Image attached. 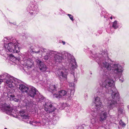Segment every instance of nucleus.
<instances>
[{
  "label": "nucleus",
  "mask_w": 129,
  "mask_h": 129,
  "mask_svg": "<svg viewBox=\"0 0 129 129\" xmlns=\"http://www.w3.org/2000/svg\"><path fill=\"white\" fill-rule=\"evenodd\" d=\"M48 87L49 90L52 93L55 92L57 90V87L55 85L51 84Z\"/></svg>",
  "instance_id": "15"
},
{
  "label": "nucleus",
  "mask_w": 129,
  "mask_h": 129,
  "mask_svg": "<svg viewBox=\"0 0 129 129\" xmlns=\"http://www.w3.org/2000/svg\"><path fill=\"white\" fill-rule=\"evenodd\" d=\"M101 52V54L98 53L93 54L92 56L101 68L110 71L113 73V75H112L107 72H105L103 78L99 81L100 85L105 88L106 92L111 94L112 99L108 101L107 105L108 108L110 110L117 106L120 98L119 93L115 86L114 79H116L120 76L124 69L118 63L113 64L111 67V64L107 62L108 57L107 50H104L103 52Z\"/></svg>",
  "instance_id": "1"
},
{
  "label": "nucleus",
  "mask_w": 129,
  "mask_h": 129,
  "mask_svg": "<svg viewBox=\"0 0 129 129\" xmlns=\"http://www.w3.org/2000/svg\"><path fill=\"white\" fill-rule=\"evenodd\" d=\"M61 53L56 52H54L53 60L55 64H57L63 62V58L61 56Z\"/></svg>",
  "instance_id": "10"
},
{
  "label": "nucleus",
  "mask_w": 129,
  "mask_h": 129,
  "mask_svg": "<svg viewBox=\"0 0 129 129\" xmlns=\"http://www.w3.org/2000/svg\"><path fill=\"white\" fill-rule=\"evenodd\" d=\"M10 57H11V58H13V57L15 58H16V57H14V55H13L12 54H10Z\"/></svg>",
  "instance_id": "27"
},
{
  "label": "nucleus",
  "mask_w": 129,
  "mask_h": 129,
  "mask_svg": "<svg viewBox=\"0 0 129 129\" xmlns=\"http://www.w3.org/2000/svg\"><path fill=\"white\" fill-rule=\"evenodd\" d=\"M119 123L123 127H124L125 125V124L121 120L119 121Z\"/></svg>",
  "instance_id": "24"
},
{
  "label": "nucleus",
  "mask_w": 129,
  "mask_h": 129,
  "mask_svg": "<svg viewBox=\"0 0 129 129\" xmlns=\"http://www.w3.org/2000/svg\"><path fill=\"white\" fill-rule=\"evenodd\" d=\"M103 90V87L101 86L97 88L96 94L97 96H94L93 100V103L94 104V106L95 109L97 111L100 110L103 107L100 98L99 97L104 96V92Z\"/></svg>",
  "instance_id": "6"
},
{
  "label": "nucleus",
  "mask_w": 129,
  "mask_h": 129,
  "mask_svg": "<svg viewBox=\"0 0 129 129\" xmlns=\"http://www.w3.org/2000/svg\"><path fill=\"white\" fill-rule=\"evenodd\" d=\"M0 77L2 78L0 79V84L4 81L5 84L10 88L17 86L19 83H21V81L20 80L7 73H5L0 75Z\"/></svg>",
  "instance_id": "4"
},
{
  "label": "nucleus",
  "mask_w": 129,
  "mask_h": 129,
  "mask_svg": "<svg viewBox=\"0 0 129 129\" xmlns=\"http://www.w3.org/2000/svg\"><path fill=\"white\" fill-rule=\"evenodd\" d=\"M38 92V91L35 88L31 87L29 88V89L27 93L29 96L34 98L36 95H37V94Z\"/></svg>",
  "instance_id": "12"
},
{
  "label": "nucleus",
  "mask_w": 129,
  "mask_h": 129,
  "mask_svg": "<svg viewBox=\"0 0 129 129\" xmlns=\"http://www.w3.org/2000/svg\"><path fill=\"white\" fill-rule=\"evenodd\" d=\"M33 10H35V9H33Z\"/></svg>",
  "instance_id": "32"
},
{
  "label": "nucleus",
  "mask_w": 129,
  "mask_h": 129,
  "mask_svg": "<svg viewBox=\"0 0 129 129\" xmlns=\"http://www.w3.org/2000/svg\"><path fill=\"white\" fill-rule=\"evenodd\" d=\"M35 98L36 99L37 101L40 102H43L44 99L43 97L40 94L38 96L37 98L35 97Z\"/></svg>",
  "instance_id": "21"
},
{
  "label": "nucleus",
  "mask_w": 129,
  "mask_h": 129,
  "mask_svg": "<svg viewBox=\"0 0 129 129\" xmlns=\"http://www.w3.org/2000/svg\"><path fill=\"white\" fill-rule=\"evenodd\" d=\"M1 109L8 114L13 115L16 113V111L14 108L10 107L9 105L4 104L1 107Z\"/></svg>",
  "instance_id": "8"
},
{
  "label": "nucleus",
  "mask_w": 129,
  "mask_h": 129,
  "mask_svg": "<svg viewBox=\"0 0 129 129\" xmlns=\"http://www.w3.org/2000/svg\"><path fill=\"white\" fill-rule=\"evenodd\" d=\"M19 89L22 92H25L27 93L28 91L29 88L22 84H19Z\"/></svg>",
  "instance_id": "14"
},
{
  "label": "nucleus",
  "mask_w": 129,
  "mask_h": 129,
  "mask_svg": "<svg viewBox=\"0 0 129 129\" xmlns=\"http://www.w3.org/2000/svg\"><path fill=\"white\" fill-rule=\"evenodd\" d=\"M36 61L37 63L39 65V66L41 64L43 63V62L41 61L40 60L38 59H36Z\"/></svg>",
  "instance_id": "23"
},
{
  "label": "nucleus",
  "mask_w": 129,
  "mask_h": 129,
  "mask_svg": "<svg viewBox=\"0 0 129 129\" xmlns=\"http://www.w3.org/2000/svg\"><path fill=\"white\" fill-rule=\"evenodd\" d=\"M50 57L48 55H45L44 57V59L45 60H48L49 59Z\"/></svg>",
  "instance_id": "26"
},
{
  "label": "nucleus",
  "mask_w": 129,
  "mask_h": 129,
  "mask_svg": "<svg viewBox=\"0 0 129 129\" xmlns=\"http://www.w3.org/2000/svg\"><path fill=\"white\" fill-rule=\"evenodd\" d=\"M62 104L64 106H66V104H64V103H62Z\"/></svg>",
  "instance_id": "30"
},
{
  "label": "nucleus",
  "mask_w": 129,
  "mask_h": 129,
  "mask_svg": "<svg viewBox=\"0 0 129 129\" xmlns=\"http://www.w3.org/2000/svg\"><path fill=\"white\" fill-rule=\"evenodd\" d=\"M68 15L69 16L71 20L73 21H74L73 16H72L71 15L69 14H68Z\"/></svg>",
  "instance_id": "25"
},
{
  "label": "nucleus",
  "mask_w": 129,
  "mask_h": 129,
  "mask_svg": "<svg viewBox=\"0 0 129 129\" xmlns=\"http://www.w3.org/2000/svg\"><path fill=\"white\" fill-rule=\"evenodd\" d=\"M104 17L105 18V16H104Z\"/></svg>",
  "instance_id": "34"
},
{
  "label": "nucleus",
  "mask_w": 129,
  "mask_h": 129,
  "mask_svg": "<svg viewBox=\"0 0 129 129\" xmlns=\"http://www.w3.org/2000/svg\"><path fill=\"white\" fill-rule=\"evenodd\" d=\"M20 114L22 118L28 119L30 117L27 114H26L23 111H21L20 112Z\"/></svg>",
  "instance_id": "18"
},
{
  "label": "nucleus",
  "mask_w": 129,
  "mask_h": 129,
  "mask_svg": "<svg viewBox=\"0 0 129 129\" xmlns=\"http://www.w3.org/2000/svg\"><path fill=\"white\" fill-rule=\"evenodd\" d=\"M29 57L27 55V53L24 54L21 53L19 57L20 59L22 58L23 59L24 61L26 63V67L27 68L29 69L31 67V66L33 64L34 61L31 59L29 58Z\"/></svg>",
  "instance_id": "7"
},
{
  "label": "nucleus",
  "mask_w": 129,
  "mask_h": 129,
  "mask_svg": "<svg viewBox=\"0 0 129 129\" xmlns=\"http://www.w3.org/2000/svg\"><path fill=\"white\" fill-rule=\"evenodd\" d=\"M99 120L100 121L103 122L108 117V114L106 111H102L99 114Z\"/></svg>",
  "instance_id": "13"
},
{
  "label": "nucleus",
  "mask_w": 129,
  "mask_h": 129,
  "mask_svg": "<svg viewBox=\"0 0 129 129\" xmlns=\"http://www.w3.org/2000/svg\"><path fill=\"white\" fill-rule=\"evenodd\" d=\"M124 113V108L123 107L119 108L117 109V114L118 115L123 114Z\"/></svg>",
  "instance_id": "20"
},
{
  "label": "nucleus",
  "mask_w": 129,
  "mask_h": 129,
  "mask_svg": "<svg viewBox=\"0 0 129 129\" xmlns=\"http://www.w3.org/2000/svg\"><path fill=\"white\" fill-rule=\"evenodd\" d=\"M61 53L63 61L64 59L67 60L69 63L70 68L68 69H66L64 68L58 69L56 71V73L61 79L66 80L68 73H70L74 75V69L77 67L76 62L74 57L69 53L67 52H64Z\"/></svg>",
  "instance_id": "2"
},
{
  "label": "nucleus",
  "mask_w": 129,
  "mask_h": 129,
  "mask_svg": "<svg viewBox=\"0 0 129 129\" xmlns=\"http://www.w3.org/2000/svg\"><path fill=\"white\" fill-rule=\"evenodd\" d=\"M112 27L115 29H116L118 27V23L116 21H115L113 23Z\"/></svg>",
  "instance_id": "22"
},
{
  "label": "nucleus",
  "mask_w": 129,
  "mask_h": 129,
  "mask_svg": "<svg viewBox=\"0 0 129 129\" xmlns=\"http://www.w3.org/2000/svg\"><path fill=\"white\" fill-rule=\"evenodd\" d=\"M110 18L111 19H112V16H111V17H110Z\"/></svg>",
  "instance_id": "31"
},
{
  "label": "nucleus",
  "mask_w": 129,
  "mask_h": 129,
  "mask_svg": "<svg viewBox=\"0 0 129 129\" xmlns=\"http://www.w3.org/2000/svg\"><path fill=\"white\" fill-rule=\"evenodd\" d=\"M69 88L67 92L64 90L59 91L58 92L53 94L54 98H65L68 100L72 99L73 96L74 92L75 84L73 83L69 84Z\"/></svg>",
  "instance_id": "5"
},
{
  "label": "nucleus",
  "mask_w": 129,
  "mask_h": 129,
  "mask_svg": "<svg viewBox=\"0 0 129 129\" xmlns=\"http://www.w3.org/2000/svg\"><path fill=\"white\" fill-rule=\"evenodd\" d=\"M124 80L123 78H121V79H119L120 81L122 82H123Z\"/></svg>",
  "instance_id": "28"
},
{
  "label": "nucleus",
  "mask_w": 129,
  "mask_h": 129,
  "mask_svg": "<svg viewBox=\"0 0 129 129\" xmlns=\"http://www.w3.org/2000/svg\"><path fill=\"white\" fill-rule=\"evenodd\" d=\"M10 99L11 100H13L16 102H18L19 100V98L20 95H17L16 96H15L13 95H10Z\"/></svg>",
  "instance_id": "16"
},
{
  "label": "nucleus",
  "mask_w": 129,
  "mask_h": 129,
  "mask_svg": "<svg viewBox=\"0 0 129 129\" xmlns=\"http://www.w3.org/2000/svg\"><path fill=\"white\" fill-rule=\"evenodd\" d=\"M62 43H63V45H64L65 44V42L63 41H62Z\"/></svg>",
  "instance_id": "29"
},
{
  "label": "nucleus",
  "mask_w": 129,
  "mask_h": 129,
  "mask_svg": "<svg viewBox=\"0 0 129 129\" xmlns=\"http://www.w3.org/2000/svg\"><path fill=\"white\" fill-rule=\"evenodd\" d=\"M30 51L31 53L36 54H41V52L43 53L46 52L47 50L46 49L43 48H40L39 47L35 46L33 48L32 47H30Z\"/></svg>",
  "instance_id": "9"
},
{
  "label": "nucleus",
  "mask_w": 129,
  "mask_h": 129,
  "mask_svg": "<svg viewBox=\"0 0 129 129\" xmlns=\"http://www.w3.org/2000/svg\"><path fill=\"white\" fill-rule=\"evenodd\" d=\"M39 67L40 70L42 72H45L48 71L47 67L43 63L39 66Z\"/></svg>",
  "instance_id": "19"
},
{
  "label": "nucleus",
  "mask_w": 129,
  "mask_h": 129,
  "mask_svg": "<svg viewBox=\"0 0 129 129\" xmlns=\"http://www.w3.org/2000/svg\"><path fill=\"white\" fill-rule=\"evenodd\" d=\"M3 41L4 43L9 42L8 44H5V50L7 52H10L12 53H17L19 52L20 48L18 41L15 39L11 37L5 38Z\"/></svg>",
  "instance_id": "3"
},
{
  "label": "nucleus",
  "mask_w": 129,
  "mask_h": 129,
  "mask_svg": "<svg viewBox=\"0 0 129 129\" xmlns=\"http://www.w3.org/2000/svg\"><path fill=\"white\" fill-rule=\"evenodd\" d=\"M4 129H7V128H5Z\"/></svg>",
  "instance_id": "33"
},
{
  "label": "nucleus",
  "mask_w": 129,
  "mask_h": 129,
  "mask_svg": "<svg viewBox=\"0 0 129 129\" xmlns=\"http://www.w3.org/2000/svg\"><path fill=\"white\" fill-rule=\"evenodd\" d=\"M91 114L92 116H93V117H92L91 118V122L92 124L95 125V123L96 122V120L95 118V116L96 115L97 113L95 111H93V112H92L91 113Z\"/></svg>",
  "instance_id": "17"
},
{
  "label": "nucleus",
  "mask_w": 129,
  "mask_h": 129,
  "mask_svg": "<svg viewBox=\"0 0 129 129\" xmlns=\"http://www.w3.org/2000/svg\"><path fill=\"white\" fill-rule=\"evenodd\" d=\"M45 110L47 113H50L54 111L55 110L56 108L53 106L51 103L47 102L45 103L44 105Z\"/></svg>",
  "instance_id": "11"
}]
</instances>
